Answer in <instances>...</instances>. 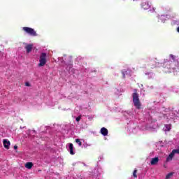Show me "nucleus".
I'll use <instances>...</instances> for the list:
<instances>
[{"mask_svg": "<svg viewBox=\"0 0 179 179\" xmlns=\"http://www.w3.org/2000/svg\"><path fill=\"white\" fill-rule=\"evenodd\" d=\"M25 49L27 50V54H29V52H31V50H33V45H27Z\"/></svg>", "mask_w": 179, "mask_h": 179, "instance_id": "16", "label": "nucleus"}, {"mask_svg": "<svg viewBox=\"0 0 179 179\" xmlns=\"http://www.w3.org/2000/svg\"><path fill=\"white\" fill-rule=\"evenodd\" d=\"M175 115H176V117H179V109L174 110Z\"/></svg>", "mask_w": 179, "mask_h": 179, "instance_id": "24", "label": "nucleus"}, {"mask_svg": "<svg viewBox=\"0 0 179 179\" xmlns=\"http://www.w3.org/2000/svg\"><path fill=\"white\" fill-rule=\"evenodd\" d=\"M14 149L16 150V149H17V145H15Z\"/></svg>", "mask_w": 179, "mask_h": 179, "instance_id": "32", "label": "nucleus"}, {"mask_svg": "<svg viewBox=\"0 0 179 179\" xmlns=\"http://www.w3.org/2000/svg\"><path fill=\"white\" fill-rule=\"evenodd\" d=\"M138 131H139V127H135L131 129L132 134H137Z\"/></svg>", "mask_w": 179, "mask_h": 179, "instance_id": "22", "label": "nucleus"}, {"mask_svg": "<svg viewBox=\"0 0 179 179\" xmlns=\"http://www.w3.org/2000/svg\"><path fill=\"white\" fill-rule=\"evenodd\" d=\"M168 120H175L177 118V116L176 115V112L174 110H171L168 115H166Z\"/></svg>", "mask_w": 179, "mask_h": 179, "instance_id": "6", "label": "nucleus"}, {"mask_svg": "<svg viewBox=\"0 0 179 179\" xmlns=\"http://www.w3.org/2000/svg\"><path fill=\"white\" fill-rule=\"evenodd\" d=\"M132 97L134 107H136L137 110H141V108H142V103H141V101H139V94L134 92L132 94Z\"/></svg>", "mask_w": 179, "mask_h": 179, "instance_id": "2", "label": "nucleus"}, {"mask_svg": "<svg viewBox=\"0 0 179 179\" xmlns=\"http://www.w3.org/2000/svg\"><path fill=\"white\" fill-rule=\"evenodd\" d=\"M25 167H26V169H28L29 170H30V169H31V167H33V163L27 162L25 164Z\"/></svg>", "mask_w": 179, "mask_h": 179, "instance_id": "18", "label": "nucleus"}, {"mask_svg": "<svg viewBox=\"0 0 179 179\" xmlns=\"http://www.w3.org/2000/svg\"><path fill=\"white\" fill-rule=\"evenodd\" d=\"M31 132L32 134H34L35 131H31Z\"/></svg>", "mask_w": 179, "mask_h": 179, "instance_id": "36", "label": "nucleus"}, {"mask_svg": "<svg viewBox=\"0 0 179 179\" xmlns=\"http://www.w3.org/2000/svg\"><path fill=\"white\" fill-rule=\"evenodd\" d=\"M76 143H78V145L79 146H82V142L80 141V140L79 138L76 139Z\"/></svg>", "mask_w": 179, "mask_h": 179, "instance_id": "23", "label": "nucleus"}, {"mask_svg": "<svg viewBox=\"0 0 179 179\" xmlns=\"http://www.w3.org/2000/svg\"><path fill=\"white\" fill-rule=\"evenodd\" d=\"M59 61H60L62 63L65 62V60H64V57H59Z\"/></svg>", "mask_w": 179, "mask_h": 179, "instance_id": "26", "label": "nucleus"}, {"mask_svg": "<svg viewBox=\"0 0 179 179\" xmlns=\"http://www.w3.org/2000/svg\"><path fill=\"white\" fill-rule=\"evenodd\" d=\"M157 127V124H156V122H154L152 126H150V127H147V129H150L152 131Z\"/></svg>", "mask_w": 179, "mask_h": 179, "instance_id": "19", "label": "nucleus"}, {"mask_svg": "<svg viewBox=\"0 0 179 179\" xmlns=\"http://www.w3.org/2000/svg\"><path fill=\"white\" fill-rule=\"evenodd\" d=\"M171 129V124H166L164 125V128H163V131H164V132H169L170 130Z\"/></svg>", "mask_w": 179, "mask_h": 179, "instance_id": "12", "label": "nucleus"}, {"mask_svg": "<svg viewBox=\"0 0 179 179\" xmlns=\"http://www.w3.org/2000/svg\"><path fill=\"white\" fill-rule=\"evenodd\" d=\"M141 94H143V96H145V90L143 89L141 90Z\"/></svg>", "mask_w": 179, "mask_h": 179, "instance_id": "27", "label": "nucleus"}, {"mask_svg": "<svg viewBox=\"0 0 179 179\" xmlns=\"http://www.w3.org/2000/svg\"><path fill=\"white\" fill-rule=\"evenodd\" d=\"M150 12H155V8L150 9Z\"/></svg>", "mask_w": 179, "mask_h": 179, "instance_id": "31", "label": "nucleus"}, {"mask_svg": "<svg viewBox=\"0 0 179 179\" xmlns=\"http://www.w3.org/2000/svg\"><path fill=\"white\" fill-rule=\"evenodd\" d=\"M169 58L171 60L164 59L160 63L164 68L165 73H171V72H175L179 68V58L171 54L169 55Z\"/></svg>", "mask_w": 179, "mask_h": 179, "instance_id": "1", "label": "nucleus"}, {"mask_svg": "<svg viewBox=\"0 0 179 179\" xmlns=\"http://www.w3.org/2000/svg\"><path fill=\"white\" fill-rule=\"evenodd\" d=\"M122 76L124 78H129L131 76V70L129 69H124L122 71Z\"/></svg>", "mask_w": 179, "mask_h": 179, "instance_id": "7", "label": "nucleus"}, {"mask_svg": "<svg viewBox=\"0 0 179 179\" xmlns=\"http://www.w3.org/2000/svg\"><path fill=\"white\" fill-rule=\"evenodd\" d=\"M137 171H137L136 169L134 171L133 176H134L135 178H136V177H137V176H136V173H137Z\"/></svg>", "mask_w": 179, "mask_h": 179, "instance_id": "25", "label": "nucleus"}, {"mask_svg": "<svg viewBox=\"0 0 179 179\" xmlns=\"http://www.w3.org/2000/svg\"><path fill=\"white\" fill-rule=\"evenodd\" d=\"M156 66H160V63H156L155 66H152V68H156Z\"/></svg>", "mask_w": 179, "mask_h": 179, "instance_id": "28", "label": "nucleus"}, {"mask_svg": "<svg viewBox=\"0 0 179 179\" xmlns=\"http://www.w3.org/2000/svg\"><path fill=\"white\" fill-rule=\"evenodd\" d=\"M25 86H30V83H29V82H27L26 83H25Z\"/></svg>", "mask_w": 179, "mask_h": 179, "instance_id": "30", "label": "nucleus"}, {"mask_svg": "<svg viewBox=\"0 0 179 179\" xmlns=\"http://www.w3.org/2000/svg\"><path fill=\"white\" fill-rule=\"evenodd\" d=\"M76 121H77V122H79L80 121V117H77L76 118Z\"/></svg>", "mask_w": 179, "mask_h": 179, "instance_id": "29", "label": "nucleus"}, {"mask_svg": "<svg viewBox=\"0 0 179 179\" xmlns=\"http://www.w3.org/2000/svg\"><path fill=\"white\" fill-rule=\"evenodd\" d=\"M141 7L145 10H148V9H150V4H149L148 1H145L141 3Z\"/></svg>", "mask_w": 179, "mask_h": 179, "instance_id": "9", "label": "nucleus"}, {"mask_svg": "<svg viewBox=\"0 0 179 179\" xmlns=\"http://www.w3.org/2000/svg\"><path fill=\"white\" fill-rule=\"evenodd\" d=\"M66 71H69L70 73H75V70L72 68V63H70L66 68Z\"/></svg>", "mask_w": 179, "mask_h": 179, "instance_id": "15", "label": "nucleus"}, {"mask_svg": "<svg viewBox=\"0 0 179 179\" xmlns=\"http://www.w3.org/2000/svg\"><path fill=\"white\" fill-rule=\"evenodd\" d=\"M157 163H159V157H157L151 159V162H150L151 166H155V164H157Z\"/></svg>", "mask_w": 179, "mask_h": 179, "instance_id": "13", "label": "nucleus"}, {"mask_svg": "<svg viewBox=\"0 0 179 179\" xmlns=\"http://www.w3.org/2000/svg\"><path fill=\"white\" fill-rule=\"evenodd\" d=\"M173 157H174V155H173L172 152H171L170 155L166 158V162H171Z\"/></svg>", "mask_w": 179, "mask_h": 179, "instance_id": "17", "label": "nucleus"}, {"mask_svg": "<svg viewBox=\"0 0 179 179\" xmlns=\"http://www.w3.org/2000/svg\"><path fill=\"white\" fill-rule=\"evenodd\" d=\"M22 30L24 31H26L27 34H29V36H37V33H36V31L33 28L27 27H24L22 28Z\"/></svg>", "mask_w": 179, "mask_h": 179, "instance_id": "5", "label": "nucleus"}, {"mask_svg": "<svg viewBox=\"0 0 179 179\" xmlns=\"http://www.w3.org/2000/svg\"><path fill=\"white\" fill-rule=\"evenodd\" d=\"M145 75L148 76V79H152V78L155 77V74L153 73H145Z\"/></svg>", "mask_w": 179, "mask_h": 179, "instance_id": "20", "label": "nucleus"}, {"mask_svg": "<svg viewBox=\"0 0 179 179\" xmlns=\"http://www.w3.org/2000/svg\"><path fill=\"white\" fill-rule=\"evenodd\" d=\"M101 134L103 136H107L108 135V130L106 127H102L101 129Z\"/></svg>", "mask_w": 179, "mask_h": 179, "instance_id": "11", "label": "nucleus"}, {"mask_svg": "<svg viewBox=\"0 0 179 179\" xmlns=\"http://www.w3.org/2000/svg\"><path fill=\"white\" fill-rule=\"evenodd\" d=\"M99 174H101V173L98 171V173H96V177H99Z\"/></svg>", "mask_w": 179, "mask_h": 179, "instance_id": "33", "label": "nucleus"}, {"mask_svg": "<svg viewBox=\"0 0 179 179\" xmlns=\"http://www.w3.org/2000/svg\"><path fill=\"white\" fill-rule=\"evenodd\" d=\"M48 58V56L47 55V53L45 52L41 53L38 66L39 67L44 66L45 64H47L48 62V59H47Z\"/></svg>", "mask_w": 179, "mask_h": 179, "instance_id": "3", "label": "nucleus"}, {"mask_svg": "<svg viewBox=\"0 0 179 179\" xmlns=\"http://www.w3.org/2000/svg\"><path fill=\"white\" fill-rule=\"evenodd\" d=\"M123 115L127 118V120H132L135 116V112H134V109L131 110L124 111L122 112Z\"/></svg>", "mask_w": 179, "mask_h": 179, "instance_id": "4", "label": "nucleus"}, {"mask_svg": "<svg viewBox=\"0 0 179 179\" xmlns=\"http://www.w3.org/2000/svg\"><path fill=\"white\" fill-rule=\"evenodd\" d=\"M133 1H135V0H133Z\"/></svg>", "mask_w": 179, "mask_h": 179, "instance_id": "37", "label": "nucleus"}, {"mask_svg": "<svg viewBox=\"0 0 179 179\" xmlns=\"http://www.w3.org/2000/svg\"><path fill=\"white\" fill-rule=\"evenodd\" d=\"M159 20L162 22V23H164L166 20H167V15H162L159 17Z\"/></svg>", "mask_w": 179, "mask_h": 179, "instance_id": "14", "label": "nucleus"}, {"mask_svg": "<svg viewBox=\"0 0 179 179\" xmlns=\"http://www.w3.org/2000/svg\"><path fill=\"white\" fill-rule=\"evenodd\" d=\"M3 145L6 149H9V147L10 146V141H9V140L4 139L3 141Z\"/></svg>", "mask_w": 179, "mask_h": 179, "instance_id": "10", "label": "nucleus"}, {"mask_svg": "<svg viewBox=\"0 0 179 179\" xmlns=\"http://www.w3.org/2000/svg\"><path fill=\"white\" fill-rule=\"evenodd\" d=\"M143 87V85H141V87Z\"/></svg>", "mask_w": 179, "mask_h": 179, "instance_id": "35", "label": "nucleus"}, {"mask_svg": "<svg viewBox=\"0 0 179 179\" xmlns=\"http://www.w3.org/2000/svg\"><path fill=\"white\" fill-rule=\"evenodd\" d=\"M66 148L68 150V151L69 152L70 155H75V152H73V144L72 143H69L66 145Z\"/></svg>", "mask_w": 179, "mask_h": 179, "instance_id": "8", "label": "nucleus"}, {"mask_svg": "<svg viewBox=\"0 0 179 179\" xmlns=\"http://www.w3.org/2000/svg\"><path fill=\"white\" fill-rule=\"evenodd\" d=\"M173 176H174V173L171 172L166 176V179H170L171 177H173Z\"/></svg>", "mask_w": 179, "mask_h": 179, "instance_id": "21", "label": "nucleus"}, {"mask_svg": "<svg viewBox=\"0 0 179 179\" xmlns=\"http://www.w3.org/2000/svg\"><path fill=\"white\" fill-rule=\"evenodd\" d=\"M99 159H100V160H101V159H103V156H100Z\"/></svg>", "mask_w": 179, "mask_h": 179, "instance_id": "34", "label": "nucleus"}]
</instances>
